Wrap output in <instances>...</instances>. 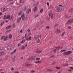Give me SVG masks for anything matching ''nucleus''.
<instances>
[{
    "mask_svg": "<svg viewBox=\"0 0 73 73\" xmlns=\"http://www.w3.org/2000/svg\"><path fill=\"white\" fill-rule=\"evenodd\" d=\"M55 56V55L52 54V56L50 57V58H53V57H54Z\"/></svg>",
    "mask_w": 73,
    "mask_h": 73,
    "instance_id": "nucleus-34",
    "label": "nucleus"
},
{
    "mask_svg": "<svg viewBox=\"0 0 73 73\" xmlns=\"http://www.w3.org/2000/svg\"><path fill=\"white\" fill-rule=\"evenodd\" d=\"M31 9H27V14H29V13H31Z\"/></svg>",
    "mask_w": 73,
    "mask_h": 73,
    "instance_id": "nucleus-8",
    "label": "nucleus"
},
{
    "mask_svg": "<svg viewBox=\"0 0 73 73\" xmlns=\"http://www.w3.org/2000/svg\"><path fill=\"white\" fill-rule=\"evenodd\" d=\"M14 73H19V72H17V71H15Z\"/></svg>",
    "mask_w": 73,
    "mask_h": 73,
    "instance_id": "nucleus-63",
    "label": "nucleus"
},
{
    "mask_svg": "<svg viewBox=\"0 0 73 73\" xmlns=\"http://www.w3.org/2000/svg\"><path fill=\"white\" fill-rule=\"evenodd\" d=\"M7 38H8V36H6L4 38V40L5 41H7Z\"/></svg>",
    "mask_w": 73,
    "mask_h": 73,
    "instance_id": "nucleus-33",
    "label": "nucleus"
},
{
    "mask_svg": "<svg viewBox=\"0 0 73 73\" xmlns=\"http://www.w3.org/2000/svg\"><path fill=\"white\" fill-rule=\"evenodd\" d=\"M38 8H37V7H34L33 9V11L35 12H36V11H37Z\"/></svg>",
    "mask_w": 73,
    "mask_h": 73,
    "instance_id": "nucleus-10",
    "label": "nucleus"
},
{
    "mask_svg": "<svg viewBox=\"0 0 73 73\" xmlns=\"http://www.w3.org/2000/svg\"><path fill=\"white\" fill-rule=\"evenodd\" d=\"M46 20H47V21H48V20H49V17H46Z\"/></svg>",
    "mask_w": 73,
    "mask_h": 73,
    "instance_id": "nucleus-52",
    "label": "nucleus"
},
{
    "mask_svg": "<svg viewBox=\"0 0 73 73\" xmlns=\"http://www.w3.org/2000/svg\"><path fill=\"white\" fill-rule=\"evenodd\" d=\"M7 50H9V46L8 45V46L7 47Z\"/></svg>",
    "mask_w": 73,
    "mask_h": 73,
    "instance_id": "nucleus-48",
    "label": "nucleus"
},
{
    "mask_svg": "<svg viewBox=\"0 0 73 73\" xmlns=\"http://www.w3.org/2000/svg\"><path fill=\"white\" fill-rule=\"evenodd\" d=\"M68 64H67L64 65H63V66L64 67H65V66H68Z\"/></svg>",
    "mask_w": 73,
    "mask_h": 73,
    "instance_id": "nucleus-36",
    "label": "nucleus"
},
{
    "mask_svg": "<svg viewBox=\"0 0 73 73\" xmlns=\"http://www.w3.org/2000/svg\"><path fill=\"white\" fill-rule=\"evenodd\" d=\"M16 57V55H14L13 56V57L12 58V60L13 61H15V58Z\"/></svg>",
    "mask_w": 73,
    "mask_h": 73,
    "instance_id": "nucleus-9",
    "label": "nucleus"
},
{
    "mask_svg": "<svg viewBox=\"0 0 73 73\" xmlns=\"http://www.w3.org/2000/svg\"><path fill=\"white\" fill-rule=\"evenodd\" d=\"M28 62L26 63L25 65H26V66H32V64H28Z\"/></svg>",
    "mask_w": 73,
    "mask_h": 73,
    "instance_id": "nucleus-14",
    "label": "nucleus"
},
{
    "mask_svg": "<svg viewBox=\"0 0 73 73\" xmlns=\"http://www.w3.org/2000/svg\"><path fill=\"white\" fill-rule=\"evenodd\" d=\"M20 33H22L23 32V30H21L20 31Z\"/></svg>",
    "mask_w": 73,
    "mask_h": 73,
    "instance_id": "nucleus-60",
    "label": "nucleus"
},
{
    "mask_svg": "<svg viewBox=\"0 0 73 73\" xmlns=\"http://www.w3.org/2000/svg\"><path fill=\"white\" fill-rule=\"evenodd\" d=\"M70 69H72V70H73V67H71L70 68Z\"/></svg>",
    "mask_w": 73,
    "mask_h": 73,
    "instance_id": "nucleus-58",
    "label": "nucleus"
},
{
    "mask_svg": "<svg viewBox=\"0 0 73 73\" xmlns=\"http://www.w3.org/2000/svg\"><path fill=\"white\" fill-rule=\"evenodd\" d=\"M40 59V58H36V60H39Z\"/></svg>",
    "mask_w": 73,
    "mask_h": 73,
    "instance_id": "nucleus-49",
    "label": "nucleus"
},
{
    "mask_svg": "<svg viewBox=\"0 0 73 73\" xmlns=\"http://www.w3.org/2000/svg\"><path fill=\"white\" fill-rule=\"evenodd\" d=\"M71 28H72V27H71V26H70V27H68V29H71Z\"/></svg>",
    "mask_w": 73,
    "mask_h": 73,
    "instance_id": "nucleus-55",
    "label": "nucleus"
},
{
    "mask_svg": "<svg viewBox=\"0 0 73 73\" xmlns=\"http://www.w3.org/2000/svg\"><path fill=\"white\" fill-rule=\"evenodd\" d=\"M43 23H44V21H43L42 20L41 22L40 23V25H42V24H43Z\"/></svg>",
    "mask_w": 73,
    "mask_h": 73,
    "instance_id": "nucleus-25",
    "label": "nucleus"
},
{
    "mask_svg": "<svg viewBox=\"0 0 73 73\" xmlns=\"http://www.w3.org/2000/svg\"><path fill=\"white\" fill-rule=\"evenodd\" d=\"M27 8L26 7H24L23 8V9L24 10V11H25L27 10Z\"/></svg>",
    "mask_w": 73,
    "mask_h": 73,
    "instance_id": "nucleus-29",
    "label": "nucleus"
},
{
    "mask_svg": "<svg viewBox=\"0 0 73 73\" xmlns=\"http://www.w3.org/2000/svg\"><path fill=\"white\" fill-rule=\"evenodd\" d=\"M24 48H25V46H23L21 48V50H23V49H24Z\"/></svg>",
    "mask_w": 73,
    "mask_h": 73,
    "instance_id": "nucleus-32",
    "label": "nucleus"
},
{
    "mask_svg": "<svg viewBox=\"0 0 73 73\" xmlns=\"http://www.w3.org/2000/svg\"><path fill=\"white\" fill-rule=\"evenodd\" d=\"M57 49L56 48L54 49L53 50V52H54V53H56V51L57 50Z\"/></svg>",
    "mask_w": 73,
    "mask_h": 73,
    "instance_id": "nucleus-21",
    "label": "nucleus"
},
{
    "mask_svg": "<svg viewBox=\"0 0 73 73\" xmlns=\"http://www.w3.org/2000/svg\"><path fill=\"white\" fill-rule=\"evenodd\" d=\"M35 63L36 64H39V63H41V61H39L37 62H35Z\"/></svg>",
    "mask_w": 73,
    "mask_h": 73,
    "instance_id": "nucleus-24",
    "label": "nucleus"
},
{
    "mask_svg": "<svg viewBox=\"0 0 73 73\" xmlns=\"http://www.w3.org/2000/svg\"><path fill=\"white\" fill-rule=\"evenodd\" d=\"M35 71L34 70H31L30 73H35Z\"/></svg>",
    "mask_w": 73,
    "mask_h": 73,
    "instance_id": "nucleus-40",
    "label": "nucleus"
},
{
    "mask_svg": "<svg viewBox=\"0 0 73 73\" xmlns=\"http://www.w3.org/2000/svg\"><path fill=\"white\" fill-rule=\"evenodd\" d=\"M0 56H2V55H3L4 54V50L3 49H1L0 50Z\"/></svg>",
    "mask_w": 73,
    "mask_h": 73,
    "instance_id": "nucleus-3",
    "label": "nucleus"
},
{
    "mask_svg": "<svg viewBox=\"0 0 73 73\" xmlns=\"http://www.w3.org/2000/svg\"><path fill=\"white\" fill-rule=\"evenodd\" d=\"M7 9H8L7 8H3L1 9V11L2 12H5V11H7Z\"/></svg>",
    "mask_w": 73,
    "mask_h": 73,
    "instance_id": "nucleus-4",
    "label": "nucleus"
},
{
    "mask_svg": "<svg viewBox=\"0 0 73 73\" xmlns=\"http://www.w3.org/2000/svg\"><path fill=\"white\" fill-rule=\"evenodd\" d=\"M61 11V7H56V11L57 12H60Z\"/></svg>",
    "mask_w": 73,
    "mask_h": 73,
    "instance_id": "nucleus-1",
    "label": "nucleus"
},
{
    "mask_svg": "<svg viewBox=\"0 0 73 73\" xmlns=\"http://www.w3.org/2000/svg\"><path fill=\"white\" fill-rule=\"evenodd\" d=\"M9 32V30H7L6 31V33H8V32Z\"/></svg>",
    "mask_w": 73,
    "mask_h": 73,
    "instance_id": "nucleus-57",
    "label": "nucleus"
},
{
    "mask_svg": "<svg viewBox=\"0 0 73 73\" xmlns=\"http://www.w3.org/2000/svg\"><path fill=\"white\" fill-rule=\"evenodd\" d=\"M13 15H11V19H10L12 21V20H13Z\"/></svg>",
    "mask_w": 73,
    "mask_h": 73,
    "instance_id": "nucleus-30",
    "label": "nucleus"
},
{
    "mask_svg": "<svg viewBox=\"0 0 73 73\" xmlns=\"http://www.w3.org/2000/svg\"><path fill=\"white\" fill-rule=\"evenodd\" d=\"M64 34H65V33H63L61 35V36H63L64 35Z\"/></svg>",
    "mask_w": 73,
    "mask_h": 73,
    "instance_id": "nucleus-45",
    "label": "nucleus"
},
{
    "mask_svg": "<svg viewBox=\"0 0 73 73\" xmlns=\"http://www.w3.org/2000/svg\"><path fill=\"white\" fill-rule=\"evenodd\" d=\"M47 4L48 6H49V3L48 2L47 3Z\"/></svg>",
    "mask_w": 73,
    "mask_h": 73,
    "instance_id": "nucleus-59",
    "label": "nucleus"
},
{
    "mask_svg": "<svg viewBox=\"0 0 73 73\" xmlns=\"http://www.w3.org/2000/svg\"><path fill=\"white\" fill-rule=\"evenodd\" d=\"M12 34H10L9 35V38H12Z\"/></svg>",
    "mask_w": 73,
    "mask_h": 73,
    "instance_id": "nucleus-39",
    "label": "nucleus"
},
{
    "mask_svg": "<svg viewBox=\"0 0 73 73\" xmlns=\"http://www.w3.org/2000/svg\"><path fill=\"white\" fill-rule=\"evenodd\" d=\"M14 70V68H12L11 69V70H12L13 71Z\"/></svg>",
    "mask_w": 73,
    "mask_h": 73,
    "instance_id": "nucleus-61",
    "label": "nucleus"
},
{
    "mask_svg": "<svg viewBox=\"0 0 73 73\" xmlns=\"http://www.w3.org/2000/svg\"><path fill=\"white\" fill-rule=\"evenodd\" d=\"M58 25L57 24L56 25H55V26H54V28H56V27H58Z\"/></svg>",
    "mask_w": 73,
    "mask_h": 73,
    "instance_id": "nucleus-38",
    "label": "nucleus"
},
{
    "mask_svg": "<svg viewBox=\"0 0 73 73\" xmlns=\"http://www.w3.org/2000/svg\"><path fill=\"white\" fill-rule=\"evenodd\" d=\"M55 64H56V62H54L52 63V65H54Z\"/></svg>",
    "mask_w": 73,
    "mask_h": 73,
    "instance_id": "nucleus-56",
    "label": "nucleus"
},
{
    "mask_svg": "<svg viewBox=\"0 0 73 73\" xmlns=\"http://www.w3.org/2000/svg\"><path fill=\"white\" fill-rule=\"evenodd\" d=\"M47 70V71H48V72H51V71H52L53 70L51 69H48Z\"/></svg>",
    "mask_w": 73,
    "mask_h": 73,
    "instance_id": "nucleus-37",
    "label": "nucleus"
},
{
    "mask_svg": "<svg viewBox=\"0 0 73 73\" xmlns=\"http://www.w3.org/2000/svg\"><path fill=\"white\" fill-rule=\"evenodd\" d=\"M60 30H57L56 31V33H60Z\"/></svg>",
    "mask_w": 73,
    "mask_h": 73,
    "instance_id": "nucleus-19",
    "label": "nucleus"
},
{
    "mask_svg": "<svg viewBox=\"0 0 73 73\" xmlns=\"http://www.w3.org/2000/svg\"><path fill=\"white\" fill-rule=\"evenodd\" d=\"M40 38V36L38 35H36L34 37L35 40H36V39H39Z\"/></svg>",
    "mask_w": 73,
    "mask_h": 73,
    "instance_id": "nucleus-7",
    "label": "nucleus"
},
{
    "mask_svg": "<svg viewBox=\"0 0 73 73\" xmlns=\"http://www.w3.org/2000/svg\"><path fill=\"white\" fill-rule=\"evenodd\" d=\"M61 9L62 11H64V7H61Z\"/></svg>",
    "mask_w": 73,
    "mask_h": 73,
    "instance_id": "nucleus-54",
    "label": "nucleus"
},
{
    "mask_svg": "<svg viewBox=\"0 0 73 73\" xmlns=\"http://www.w3.org/2000/svg\"><path fill=\"white\" fill-rule=\"evenodd\" d=\"M5 29H9V26H7L5 28Z\"/></svg>",
    "mask_w": 73,
    "mask_h": 73,
    "instance_id": "nucleus-43",
    "label": "nucleus"
},
{
    "mask_svg": "<svg viewBox=\"0 0 73 73\" xmlns=\"http://www.w3.org/2000/svg\"><path fill=\"white\" fill-rule=\"evenodd\" d=\"M6 17L7 15H5L3 17V19L4 20H5V19H7Z\"/></svg>",
    "mask_w": 73,
    "mask_h": 73,
    "instance_id": "nucleus-20",
    "label": "nucleus"
},
{
    "mask_svg": "<svg viewBox=\"0 0 73 73\" xmlns=\"http://www.w3.org/2000/svg\"><path fill=\"white\" fill-rule=\"evenodd\" d=\"M39 24H40V23L38 22L36 24V25L37 27H38V26L39 25Z\"/></svg>",
    "mask_w": 73,
    "mask_h": 73,
    "instance_id": "nucleus-41",
    "label": "nucleus"
},
{
    "mask_svg": "<svg viewBox=\"0 0 73 73\" xmlns=\"http://www.w3.org/2000/svg\"><path fill=\"white\" fill-rule=\"evenodd\" d=\"M25 42V40H23L20 42V43H24Z\"/></svg>",
    "mask_w": 73,
    "mask_h": 73,
    "instance_id": "nucleus-35",
    "label": "nucleus"
},
{
    "mask_svg": "<svg viewBox=\"0 0 73 73\" xmlns=\"http://www.w3.org/2000/svg\"><path fill=\"white\" fill-rule=\"evenodd\" d=\"M39 5V3L38 2H37L34 5V7H35V6H37V5Z\"/></svg>",
    "mask_w": 73,
    "mask_h": 73,
    "instance_id": "nucleus-16",
    "label": "nucleus"
},
{
    "mask_svg": "<svg viewBox=\"0 0 73 73\" xmlns=\"http://www.w3.org/2000/svg\"><path fill=\"white\" fill-rule=\"evenodd\" d=\"M24 1V0H20V3H23Z\"/></svg>",
    "mask_w": 73,
    "mask_h": 73,
    "instance_id": "nucleus-26",
    "label": "nucleus"
},
{
    "mask_svg": "<svg viewBox=\"0 0 73 73\" xmlns=\"http://www.w3.org/2000/svg\"><path fill=\"white\" fill-rule=\"evenodd\" d=\"M39 5V3L38 2H37L34 5V7H35V6H37V5Z\"/></svg>",
    "mask_w": 73,
    "mask_h": 73,
    "instance_id": "nucleus-17",
    "label": "nucleus"
},
{
    "mask_svg": "<svg viewBox=\"0 0 73 73\" xmlns=\"http://www.w3.org/2000/svg\"><path fill=\"white\" fill-rule=\"evenodd\" d=\"M72 53V51H68V52H64L63 53V54L65 55H69V54H71V53Z\"/></svg>",
    "mask_w": 73,
    "mask_h": 73,
    "instance_id": "nucleus-2",
    "label": "nucleus"
},
{
    "mask_svg": "<svg viewBox=\"0 0 73 73\" xmlns=\"http://www.w3.org/2000/svg\"><path fill=\"white\" fill-rule=\"evenodd\" d=\"M73 8L71 9H70L69 10V11L70 12H73Z\"/></svg>",
    "mask_w": 73,
    "mask_h": 73,
    "instance_id": "nucleus-27",
    "label": "nucleus"
},
{
    "mask_svg": "<svg viewBox=\"0 0 73 73\" xmlns=\"http://www.w3.org/2000/svg\"><path fill=\"white\" fill-rule=\"evenodd\" d=\"M56 68L58 69V70H60V69H61V68H60L59 67H56Z\"/></svg>",
    "mask_w": 73,
    "mask_h": 73,
    "instance_id": "nucleus-47",
    "label": "nucleus"
},
{
    "mask_svg": "<svg viewBox=\"0 0 73 73\" xmlns=\"http://www.w3.org/2000/svg\"><path fill=\"white\" fill-rule=\"evenodd\" d=\"M66 49H63L62 50L60 51V53H62V52H66Z\"/></svg>",
    "mask_w": 73,
    "mask_h": 73,
    "instance_id": "nucleus-18",
    "label": "nucleus"
},
{
    "mask_svg": "<svg viewBox=\"0 0 73 73\" xmlns=\"http://www.w3.org/2000/svg\"><path fill=\"white\" fill-rule=\"evenodd\" d=\"M46 28L47 29H49L50 28V27H49V26H47L46 27Z\"/></svg>",
    "mask_w": 73,
    "mask_h": 73,
    "instance_id": "nucleus-50",
    "label": "nucleus"
},
{
    "mask_svg": "<svg viewBox=\"0 0 73 73\" xmlns=\"http://www.w3.org/2000/svg\"><path fill=\"white\" fill-rule=\"evenodd\" d=\"M35 58H36V57L35 56H32L31 57V58H29L30 60H31V59H32L33 60H35Z\"/></svg>",
    "mask_w": 73,
    "mask_h": 73,
    "instance_id": "nucleus-13",
    "label": "nucleus"
},
{
    "mask_svg": "<svg viewBox=\"0 0 73 73\" xmlns=\"http://www.w3.org/2000/svg\"><path fill=\"white\" fill-rule=\"evenodd\" d=\"M73 22V20L72 19L70 20H69L68 22H67L68 24H70Z\"/></svg>",
    "mask_w": 73,
    "mask_h": 73,
    "instance_id": "nucleus-11",
    "label": "nucleus"
},
{
    "mask_svg": "<svg viewBox=\"0 0 73 73\" xmlns=\"http://www.w3.org/2000/svg\"><path fill=\"white\" fill-rule=\"evenodd\" d=\"M21 17L22 18V20H24L25 19V15L24 14V13H23Z\"/></svg>",
    "mask_w": 73,
    "mask_h": 73,
    "instance_id": "nucleus-6",
    "label": "nucleus"
},
{
    "mask_svg": "<svg viewBox=\"0 0 73 73\" xmlns=\"http://www.w3.org/2000/svg\"><path fill=\"white\" fill-rule=\"evenodd\" d=\"M68 71H69V72H72V70L69 69L68 70Z\"/></svg>",
    "mask_w": 73,
    "mask_h": 73,
    "instance_id": "nucleus-64",
    "label": "nucleus"
},
{
    "mask_svg": "<svg viewBox=\"0 0 73 73\" xmlns=\"http://www.w3.org/2000/svg\"><path fill=\"white\" fill-rule=\"evenodd\" d=\"M49 17H51V19H53V15L52 13V11H50V14H49Z\"/></svg>",
    "mask_w": 73,
    "mask_h": 73,
    "instance_id": "nucleus-5",
    "label": "nucleus"
},
{
    "mask_svg": "<svg viewBox=\"0 0 73 73\" xmlns=\"http://www.w3.org/2000/svg\"><path fill=\"white\" fill-rule=\"evenodd\" d=\"M13 4H14V2H13L12 3H10V5H13Z\"/></svg>",
    "mask_w": 73,
    "mask_h": 73,
    "instance_id": "nucleus-53",
    "label": "nucleus"
},
{
    "mask_svg": "<svg viewBox=\"0 0 73 73\" xmlns=\"http://www.w3.org/2000/svg\"><path fill=\"white\" fill-rule=\"evenodd\" d=\"M4 22H2L1 23V26H2V25H3V24H4Z\"/></svg>",
    "mask_w": 73,
    "mask_h": 73,
    "instance_id": "nucleus-51",
    "label": "nucleus"
},
{
    "mask_svg": "<svg viewBox=\"0 0 73 73\" xmlns=\"http://www.w3.org/2000/svg\"><path fill=\"white\" fill-rule=\"evenodd\" d=\"M8 57H9V56L7 55L5 57V60H7V58H8Z\"/></svg>",
    "mask_w": 73,
    "mask_h": 73,
    "instance_id": "nucleus-23",
    "label": "nucleus"
},
{
    "mask_svg": "<svg viewBox=\"0 0 73 73\" xmlns=\"http://www.w3.org/2000/svg\"><path fill=\"white\" fill-rule=\"evenodd\" d=\"M27 31L29 32H30L31 31V30L30 29H28V30H27Z\"/></svg>",
    "mask_w": 73,
    "mask_h": 73,
    "instance_id": "nucleus-62",
    "label": "nucleus"
},
{
    "mask_svg": "<svg viewBox=\"0 0 73 73\" xmlns=\"http://www.w3.org/2000/svg\"><path fill=\"white\" fill-rule=\"evenodd\" d=\"M9 19V15H7L6 17V19Z\"/></svg>",
    "mask_w": 73,
    "mask_h": 73,
    "instance_id": "nucleus-31",
    "label": "nucleus"
},
{
    "mask_svg": "<svg viewBox=\"0 0 73 73\" xmlns=\"http://www.w3.org/2000/svg\"><path fill=\"white\" fill-rule=\"evenodd\" d=\"M21 17H19L18 18V19L17 20V22L18 23H19V22H20V21H21Z\"/></svg>",
    "mask_w": 73,
    "mask_h": 73,
    "instance_id": "nucleus-15",
    "label": "nucleus"
},
{
    "mask_svg": "<svg viewBox=\"0 0 73 73\" xmlns=\"http://www.w3.org/2000/svg\"><path fill=\"white\" fill-rule=\"evenodd\" d=\"M22 13V12L21 11H20L18 13V15H21Z\"/></svg>",
    "mask_w": 73,
    "mask_h": 73,
    "instance_id": "nucleus-28",
    "label": "nucleus"
},
{
    "mask_svg": "<svg viewBox=\"0 0 73 73\" xmlns=\"http://www.w3.org/2000/svg\"><path fill=\"white\" fill-rule=\"evenodd\" d=\"M40 42V39H38V40L37 41V43H39Z\"/></svg>",
    "mask_w": 73,
    "mask_h": 73,
    "instance_id": "nucleus-46",
    "label": "nucleus"
},
{
    "mask_svg": "<svg viewBox=\"0 0 73 73\" xmlns=\"http://www.w3.org/2000/svg\"><path fill=\"white\" fill-rule=\"evenodd\" d=\"M41 52V51L40 50H37L36 51V52L37 53H40Z\"/></svg>",
    "mask_w": 73,
    "mask_h": 73,
    "instance_id": "nucleus-22",
    "label": "nucleus"
},
{
    "mask_svg": "<svg viewBox=\"0 0 73 73\" xmlns=\"http://www.w3.org/2000/svg\"><path fill=\"white\" fill-rule=\"evenodd\" d=\"M43 11H44L43 9H41L40 11V13H42L43 12Z\"/></svg>",
    "mask_w": 73,
    "mask_h": 73,
    "instance_id": "nucleus-42",
    "label": "nucleus"
},
{
    "mask_svg": "<svg viewBox=\"0 0 73 73\" xmlns=\"http://www.w3.org/2000/svg\"><path fill=\"white\" fill-rule=\"evenodd\" d=\"M5 37V36H3L1 38V40H3V39H4V38Z\"/></svg>",
    "mask_w": 73,
    "mask_h": 73,
    "instance_id": "nucleus-44",
    "label": "nucleus"
},
{
    "mask_svg": "<svg viewBox=\"0 0 73 73\" xmlns=\"http://www.w3.org/2000/svg\"><path fill=\"white\" fill-rule=\"evenodd\" d=\"M31 38H32V37L31 36H30L29 37V38H27L26 40L27 41H30V40H31Z\"/></svg>",
    "mask_w": 73,
    "mask_h": 73,
    "instance_id": "nucleus-12",
    "label": "nucleus"
}]
</instances>
